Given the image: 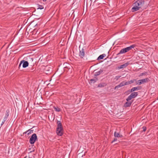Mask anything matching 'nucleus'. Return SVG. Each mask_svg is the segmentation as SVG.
<instances>
[{
	"label": "nucleus",
	"mask_w": 158,
	"mask_h": 158,
	"mask_svg": "<svg viewBox=\"0 0 158 158\" xmlns=\"http://www.w3.org/2000/svg\"><path fill=\"white\" fill-rule=\"evenodd\" d=\"M149 80V79L148 78L140 80L141 84L147 82Z\"/></svg>",
	"instance_id": "nucleus-11"
},
{
	"label": "nucleus",
	"mask_w": 158,
	"mask_h": 158,
	"mask_svg": "<svg viewBox=\"0 0 158 158\" xmlns=\"http://www.w3.org/2000/svg\"><path fill=\"white\" fill-rule=\"evenodd\" d=\"M9 110H7L6 111V114L5 116L3 119L4 120L6 121L7 119V118L9 115Z\"/></svg>",
	"instance_id": "nucleus-12"
},
{
	"label": "nucleus",
	"mask_w": 158,
	"mask_h": 158,
	"mask_svg": "<svg viewBox=\"0 0 158 158\" xmlns=\"http://www.w3.org/2000/svg\"><path fill=\"white\" fill-rule=\"evenodd\" d=\"M129 64V63L128 62H127L126 63H125L122 65H120L119 67L118 68L119 69H123L124 68L127 67L128 66V65Z\"/></svg>",
	"instance_id": "nucleus-9"
},
{
	"label": "nucleus",
	"mask_w": 158,
	"mask_h": 158,
	"mask_svg": "<svg viewBox=\"0 0 158 158\" xmlns=\"http://www.w3.org/2000/svg\"><path fill=\"white\" fill-rule=\"evenodd\" d=\"M106 56V55L104 54H102V55H100L99 56V57L98 58V60H100L101 59H102L104 57Z\"/></svg>",
	"instance_id": "nucleus-17"
},
{
	"label": "nucleus",
	"mask_w": 158,
	"mask_h": 158,
	"mask_svg": "<svg viewBox=\"0 0 158 158\" xmlns=\"http://www.w3.org/2000/svg\"><path fill=\"white\" fill-rule=\"evenodd\" d=\"M136 84L137 85H139L141 84V81H140V80H139L138 81H137L136 82Z\"/></svg>",
	"instance_id": "nucleus-22"
},
{
	"label": "nucleus",
	"mask_w": 158,
	"mask_h": 158,
	"mask_svg": "<svg viewBox=\"0 0 158 158\" xmlns=\"http://www.w3.org/2000/svg\"><path fill=\"white\" fill-rule=\"evenodd\" d=\"M57 127L56 129V133L59 136H61L63 135V128L61 122L58 121L57 122Z\"/></svg>",
	"instance_id": "nucleus-2"
},
{
	"label": "nucleus",
	"mask_w": 158,
	"mask_h": 158,
	"mask_svg": "<svg viewBox=\"0 0 158 158\" xmlns=\"http://www.w3.org/2000/svg\"><path fill=\"white\" fill-rule=\"evenodd\" d=\"M101 85V84H100L98 85L99 86H102V85Z\"/></svg>",
	"instance_id": "nucleus-33"
},
{
	"label": "nucleus",
	"mask_w": 158,
	"mask_h": 158,
	"mask_svg": "<svg viewBox=\"0 0 158 158\" xmlns=\"http://www.w3.org/2000/svg\"><path fill=\"white\" fill-rule=\"evenodd\" d=\"M22 61H23V68H26L28 66L29 63L27 61H25L24 60H22Z\"/></svg>",
	"instance_id": "nucleus-10"
},
{
	"label": "nucleus",
	"mask_w": 158,
	"mask_h": 158,
	"mask_svg": "<svg viewBox=\"0 0 158 158\" xmlns=\"http://www.w3.org/2000/svg\"><path fill=\"white\" fill-rule=\"evenodd\" d=\"M143 131H145L146 130V127H143Z\"/></svg>",
	"instance_id": "nucleus-26"
},
{
	"label": "nucleus",
	"mask_w": 158,
	"mask_h": 158,
	"mask_svg": "<svg viewBox=\"0 0 158 158\" xmlns=\"http://www.w3.org/2000/svg\"><path fill=\"white\" fill-rule=\"evenodd\" d=\"M28 158H31V157H28Z\"/></svg>",
	"instance_id": "nucleus-35"
},
{
	"label": "nucleus",
	"mask_w": 158,
	"mask_h": 158,
	"mask_svg": "<svg viewBox=\"0 0 158 158\" xmlns=\"http://www.w3.org/2000/svg\"><path fill=\"white\" fill-rule=\"evenodd\" d=\"M36 139H37L36 135L35 133L33 134L31 136L30 139L29 141L30 143L31 144H34L35 142Z\"/></svg>",
	"instance_id": "nucleus-4"
},
{
	"label": "nucleus",
	"mask_w": 158,
	"mask_h": 158,
	"mask_svg": "<svg viewBox=\"0 0 158 158\" xmlns=\"http://www.w3.org/2000/svg\"><path fill=\"white\" fill-rule=\"evenodd\" d=\"M121 77V76H116L115 77V79L117 80L119 79V78Z\"/></svg>",
	"instance_id": "nucleus-25"
},
{
	"label": "nucleus",
	"mask_w": 158,
	"mask_h": 158,
	"mask_svg": "<svg viewBox=\"0 0 158 158\" xmlns=\"http://www.w3.org/2000/svg\"><path fill=\"white\" fill-rule=\"evenodd\" d=\"M73 96H71L70 95H67L66 99L68 100H70L73 99Z\"/></svg>",
	"instance_id": "nucleus-18"
},
{
	"label": "nucleus",
	"mask_w": 158,
	"mask_h": 158,
	"mask_svg": "<svg viewBox=\"0 0 158 158\" xmlns=\"http://www.w3.org/2000/svg\"><path fill=\"white\" fill-rule=\"evenodd\" d=\"M120 87L119 86V85H117L115 87L114 89H118V88H119Z\"/></svg>",
	"instance_id": "nucleus-24"
},
{
	"label": "nucleus",
	"mask_w": 158,
	"mask_h": 158,
	"mask_svg": "<svg viewBox=\"0 0 158 158\" xmlns=\"http://www.w3.org/2000/svg\"><path fill=\"white\" fill-rule=\"evenodd\" d=\"M141 86H138L136 87H134L132 88L131 89L129 90L127 92H133L135 91L140 90L141 89Z\"/></svg>",
	"instance_id": "nucleus-6"
},
{
	"label": "nucleus",
	"mask_w": 158,
	"mask_h": 158,
	"mask_svg": "<svg viewBox=\"0 0 158 158\" xmlns=\"http://www.w3.org/2000/svg\"><path fill=\"white\" fill-rule=\"evenodd\" d=\"M27 132H28V130L24 132L23 133V134H26V133H27Z\"/></svg>",
	"instance_id": "nucleus-31"
},
{
	"label": "nucleus",
	"mask_w": 158,
	"mask_h": 158,
	"mask_svg": "<svg viewBox=\"0 0 158 158\" xmlns=\"http://www.w3.org/2000/svg\"><path fill=\"white\" fill-rule=\"evenodd\" d=\"M32 128L28 130V132L27 133L28 135H29L33 132V130L32 129Z\"/></svg>",
	"instance_id": "nucleus-21"
},
{
	"label": "nucleus",
	"mask_w": 158,
	"mask_h": 158,
	"mask_svg": "<svg viewBox=\"0 0 158 158\" xmlns=\"http://www.w3.org/2000/svg\"><path fill=\"white\" fill-rule=\"evenodd\" d=\"M126 85H127L126 82H125V81H123L119 84V86L120 87H121L122 86H123Z\"/></svg>",
	"instance_id": "nucleus-16"
},
{
	"label": "nucleus",
	"mask_w": 158,
	"mask_h": 158,
	"mask_svg": "<svg viewBox=\"0 0 158 158\" xmlns=\"http://www.w3.org/2000/svg\"><path fill=\"white\" fill-rule=\"evenodd\" d=\"M53 108L55 111L57 112H60L61 110L60 109L57 107L54 106H53Z\"/></svg>",
	"instance_id": "nucleus-19"
},
{
	"label": "nucleus",
	"mask_w": 158,
	"mask_h": 158,
	"mask_svg": "<svg viewBox=\"0 0 158 158\" xmlns=\"http://www.w3.org/2000/svg\"><path fill=\"white\" fill-rule=\"evenodd\" d=\"M85 55L84 50L82 48L81 50H80L79 56L81 58H83Z\"/></svg>",
	"instance_id": "nucleus-7"
},
{
	"label": "nucleus",
	"mask_w": 158,
	"mask_h": 158,
	"mask_svg": "<svg viewBox=\"0 0 158 158\" xmlns=\"http://www.w3.org/2000/svg\"><path fill=\"white\" fill-rule=\"evenodd\" d=\"M135 45L133 44L126 48L122 49L117 54V55L118 56L120 54L125 53L131 50L132 48L135 47Z\"/></svg>",
	"instance_id": "nucleus-3"
},
{
	"label": "nucleus",
	"mask_w": 158,
	"mask_h": 158,
	"mask_svg": "<svg viewBox=\"0 0 158 158\" xmlns=\"http://www.w3.org/2000/svg\"><path fill=\"white\" fill-rule=\"evenodd\" d=\"M98 80V79L97 77H95V79H90L89 82V83H90L91 84L92 83H94L97 80Z\"/></svg>",
	"instance_id": "nucleus-14"
},
{
	"label": "nucleus",
	"mask_w": 158,
	"mask_h": 158,
	"mask_svg": "<svg viewBox=\"0 0 158 158\" xmlns=\"http://www.w3.org/2000/svg\"><path fill=\"white\" fill-rule=\"evenodd\" d=\"M117 138H114V139L112 141L111 143H113V142H114V141H116L117 140Z\"/></svg>",
	"instance_id": "nucleus-28"
},
{
	"label": "nucleus",
	"mask_w": 158,
	"mask_h": 158,
	"mask_svg": "<svg viewBox=\"0 0 158 158\" xmlns=\"http://www.w3.org/2000/svg\"><path fill=\"white\" fill-rule=\"evenodd\" d=\"M135 81H136V80L134 79L133 80H131L130 81H127V82H126L127 83V85H128L129 84H132V83H133Z\"/></svg>",
	"instance_id": "nucleus-20"
},
{
	"label": "nucleus",
	"mask_w": 158,
	"mask_h": 158,
	"mask_svg": "<svg viewBox=\"0 0 158 158\" xmlns=\"http://www.w3.org/2000/svg\"><path fill=\"white\" fill-rule=\"evenodd\" d=\"M23 61H22L21 60L20 62V64H19V67H20L22 64L23 63Z\"/></svg>",
	"instance_id": "nucleus-27"
},
{
	"label": "nucleus",
	"mask_w": 158,
	"mask_h": 158,
	"mask_svg": "<svg viewBox=\"0 0 158 158\" xmlns=\"http://www.w3.org/2000/svg\"><path fill=\"white\" fill-rule=\"evenodd\" d=\"M144 0H138L134 3V7L132 8V11H136L143 6Z\"/></svg>",
	"instance_id": "nucleus-1"
},
{
	"label": "nucleus",
	"mask_w": 158,
	"mask_h": 158,
	"mask_svg": "<svg viewBox=\"0 0 158 158\" xmlns=\"http://www.w3.org/2000/svg\"><path fill=\"white\" fill-rule=\"evenodd\" d=\"M144 74H145V73H141L140 74V75L139 76H143V75Z\"/></svg>",
	"instance_id": "nucleus-30"
},
{
	"label": "nucleus",
	"mask_w": 158,
	"mask_h": 158,
	"mask_svg": "<svg viewBox=\"0 0 158 158\" xmlns=\"http://www.w3.org/2000/svg\"><path fill=\"white\" fill-rule=\"evenodd\" d=\"M126 99L127 101H130L132 99L135 98L138 95V94L137 92H133Z\"/></svg>",
	"instance_id": "nucleus-5"
},
{
	"label": "nucleus",
	"mask_w": 158,
	"mask_h": 158,
	"mask_svg": "<svg viewBox=\"0 0 158 158\" xmlns=\"http://www.w3.org/2000/svg\"><path fill=\"white\" fill-rule=\"evenodd\" d=\"M6 121L3 120V121L2 122L1 124V126H2L4 123V122H5Z\"/></svg>",
	"instance_id": "nucleus-29"
},
{
	"label": "nucleus",
	"mask_w": 158,
	"mask_h": 158,
	"mask_svg": "<svg viewBox=\"0 0 158 158\" xmlns=\"http://www.w3.org/2000/svg\"><path fill=\"white\" fill-rule=\"evenodd\" d=\"M114 135L116 137L121 138L123 137L122 135H120L119 133L115 131L114 133Z\"/></svg>",
	"instance_id": "nucleus-13"
},
{
	"label": "nucleus",
	"mask_w": 158,
	"mask_h": 158,
	"mask_svg": "<svg viewBox=\"0 0 158 158\" xmlns=\"http://www.w3.org/2000/svg\"><path fill=\"white\" fill-rule=\"evenodd\" d=\"M103 70L102 69H100V70L98 72H96L95 73L94 75L95 76H97L99 75L101 73L103 72Z\"/></svg>",
	"instance_id": "nucleus-15"
},
{
	"label": "nucleus",
	"mask_w": 158,
	"mask_h": 158,
	"mask_svg": "<svg viewBox=\"0 0 158 158\" xmlns=\"http://www.w3.org/2000/svg\"><path fill=\"white\" fill-rule=\"evenodd\" d=\"M44 9V7L42 5H39L37 9Z\"/></svg>",
	"instance_id": "nucleus-23"
},
{
	"label": "nucleus",
	"mask_w": 158,
	"mask_h": 158,
	"mask_svg": "<svg viewBox=\"0 0 158 158\" xmlns=\"http://www.w3.org/2000/svg\"><path fill=\"white\" fill-rule=\"evenodd\" d=\"M127 101V102L125 103L124 104V106L125 107H128L130 106L133 102V101H130V100Z\"/></svg>",
	"instance_id": "nucleus-8"
},
{
	"label": "nucleus",
	"mask_w": 158,
	"mask_h": 158,
	"mask_svg": "<svg viewBox=\"0 0 158 158\" xmlns=\"http://www.w3.org/2000/svg\"><path fill=\"white\" fill-rule=\"evenodd\" d=\"M43 2H45L46 1V0H43Z\"/></svg>",
	"instance_id": "nucleus-34"
},
{
	"label": "nucleus",
	"mask_w": 158,
	"mask_h": 158,
	"mask_svg": "<svg viewBox=\"0 0 158 158\" xmlns=\"http://www.w3.org/2000/svg\"><path fill=\"white\" fill-rule=\"evenodd\" d=\"M30 58L32 60V61L33 60V59L32 58Z\"/></svg>",
	"instance_id": "nucleus-32"
}]
</instances>
